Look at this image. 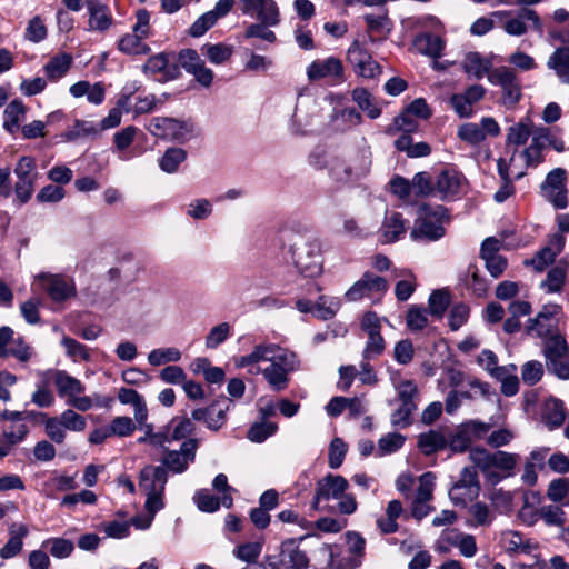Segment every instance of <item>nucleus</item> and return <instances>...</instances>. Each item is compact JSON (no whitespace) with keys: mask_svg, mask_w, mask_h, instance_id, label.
Listing matches in <instances>:
<instances>
[{"mask_svg":"<svg viewBox=\"0 0 569 569\" xmlns=\"http://www.w3.org/2000/svg\"><path fill=\"white\" fill-rule=\"evenodd\" d=\"M448 219V209L443 206L421 204L410 238L413 241H437L445 236L442 224Z\"/></svg>","mask_w":569,"mask_h":569,"instance_id":"1","label":"nucleus"},{"mask_svg":"<svg viewBox=\"0 0 569 569\" xmlns=\"http://www.w3.org/2000/svg\"><path fill=\"white\" fill-rule=\"evenodd\" d=\"M296 268L305 277H316L322 271L321 242L317 237H298L290 246Z\"/></svg>","mask_w":569,"mask_h":569,"instance_id":"2","label":"nucleus"},{"mask_svg":"<svg viewBox=\"0 0 569 569\" xmlns=\"http://www.w3.org/2000/svg\"><path fill=\"white\" fill-rule=\"evenodd\" d=\"M17 181L13 192L18 204L23 206L30 201L40 177L36 159L30 156L20 157L13 168Z\"/></svg>","mask_w":569,"mask_h":569,"instance_id":"3","label":"nucleus"},{"mask_svg":"<svg viewBox=\"0 0 569 569\" xmlns=\"http://www.w3.org/2000/svg\"><path fill=\"white\" fill-rule=\"evenodd\" d=\"M370 159L365 151H357L348 159L335 157L329 162V173L338 182L359 180L369 172Z\"/></svg>","mask_w":569,"mask_h":569,"instance_id":"4","label":"nucleus"},{"mask_svg":"<svg viewBox=\"0 0 569 569\" xmlns=\"http://www.w3.org/2000/svg\"><path fill=\"white\" fill-rule=\"evenodd\" d=\"M193 123L190 120H179L170 117H156L149 126L148 131L156 138L178 143H186L192 138Z\"/></svg>","mask_w":569,"mask_h":569,"instance_id":"5","label":"nucleus"},{"mask_svg":"<svg viewBox=\"0 0 569 569\" xmlns=\"http://www.w3.org/2000/svg\"><path fill=\"white\" fill-rule=\"evenodd\" d=\"M547 370L559 379H569V346L561 335L546 339L543 347Z\"/></svg>","mask_w":569,"mask_h":569,"instance_id":"6","label":"nucleus"},{"mask_svg":"<svg viewBox=\"0 0 569 569\" xmlns=\"http://www.w3.org/2000/svg\"><path fill=\"white\" fill-rule=\"evenodd\" d=\"M136 18L132 33H127L119 40L118 49L126 54H147L150 47L143 42V39L149 37L150 13L147 9H139Z\"/></svg>","mask_w":569,"mask_h":569,"instance_id":"7","label":"nucleus"},{"mask_svg":"<svg viewBox=\"0 0 569 569\" xmlns=\"http://www.w3.org/2000/svg\"><path fill=\"white\" fill-rule=\"evenodd\" d=\"M492 18H497L502 21L507 19L502 26L506 33L510 36L520 37L527 32L526 21L532 22V28L542 36L543 33V24L538 16V13L529 8H522L517 11L516 17L512 16V11H495L491 13Z\"/></svg>","mask_w":569,"mask_h":569,"instance_id":"8","label":"nucleus"},{"mask_svg":"<svg viewBox=\"0 0 569 569\" xmlns=\"http://www.w3.org/2000/svg\"><path fill=\"white\" fill-rule=\"evenodd\" d=\"M488 80L491 84L501 87L503 106L513 108L520 101L521 84L513 69L498 67L489 72Z\"/></svg>","mask_w":569,"mask_h":569,"instance_id":"9","label":"nucleus"},{"mask_svg":"<svg viewBox=\"0 0 569 569\" xmlns=\"http://www.w3.org/2000/svg\"><path fill=\"white\" fill-rule=\"evenodd\" d=\"M480 483L475 467H465L459 480L449 490V498L455 506L467 507L468 502L478 498Z\"/></svg>","mask_w":569,"mask_h":569,"instance_id":"10","label":"nucleus"},{"mask_svg":"<svg viewBox=\"0 0 569 569\" xmlns=\"http://www.w3.org/2000/svg\"><path fill=\"white\" fill-rule=\"evenodd\" d=\"M199 446V440L189 438L183 440L180 450H170L164 448V455L161 459L162 467L174 473L184 472L189 465L194 461L196 452Z\"/></svg>","mask_w":569,"mask_h":569,"instance_id":"11","label":"nucleus"},{"mask_svg":"<svg viewBox=\"0 0 569 569\" xmlns=\"http://www.w3.org/2000/svg\"><path fill=\"white\" fill-rule=\"evenodd\" d=\"M349 488L348 480L340 476L328 473L323 478L317 481L315 496L311 502V507L315 510L321 509L322 501H329L331 499H339Z\"/></svg>","mask_w":569,"mask_h":569,"instance_id":"12","label":"nucleus"},{"mask_svg":"<svg viewBox=\"0 0 569 569\" xmlns=\"http://www.w3.org/2000/svg\"><path fill=\"white\" fill-rule=\"evenodd\" d=\"M232 401L226 397L212 401L206 408L194 409L191 418L196 421H203L208 429L218 431L227 421V412Z\"/></svg>","mask_w":569,"mask_h":569,"instance_id":"13","label":"nucleus"},{"mask_svg":"<svg viewBox=\"0 0 569 569\" xmlns=\"http://www.w3.org/2000/svg\"><path fill=\"white\" fill-rule=\"evenodd\" d=\"M41 289L54 302H63L76 296V284L72 279L60 274L41 273L38 276Z\"/></svg>","mask_w":569,"mask_h":569,"instance_id":"14","label":"nucleus"},{"mask_svg":"<svg viewBox=\"0 0 569 569\" xmlns=\"http://www.w3.org/2000/svg\"><path fill=\"white\" fill-rule=\"evenodd\" d=\"M558 306H545L535 318L528 320L526 332L539 338H551L558 335Z\"/></svg>","mask_w":569,"mask_h":569,"instance_id":"15","label":"nucleus"},{"mask_svg":"<svg viewBox=\"0 0 569 569\" xmlns=\"http://www.w3.org/2000/svg\"><path fill=\"white\" fill-rule=\"evenodd\" d=\"M566 182L567 171L563 168H556L547 174L541 183V190L549 193L548 198L557 209H565L568 206Z\"/></svg>","mask_w":569,"mask_h":569,"instance_id":"16","label":"nucleus"},{"mask_svg":"<svg viewBox=\"0 0 569 569\" xmlns=\"http://www.w3.org/2000/svg\"><path fill=\"white\" fill-rule=\"evenodd\" d=\"M178 62L188 73L194 76L200 84L203 87L211 86L213 72L204 66V62L194 49H182L178 54Z\"/></svg>","mask_w":569,"mask_h":569,"instance_id":"17","label":"nucleus"},{"mask_svg":"<svg viewBox=\"0 0 569 569\" xmlns=\"http://www.w3.org/2000/svg\"><path fill=\"white\" fill-rule=\"evenodd\" d=\"M240 10L243 14L256 17L258 21L278 26L280 12L274 0H239Z\"/></svg>","mask_w":569,"mask_h":569,"instance_id":"18","label":"nucleus"},{"mask_svg":"<svg viewBox=\"0 0 569 569\" xmlns=\"http://www.w3.org/2000/svg\"><path fill=\"white\" fill-rule=\"evenodd\" d=\"M307 76L310 81L325 78H330L337 83L345 81L342 62L335 57L312 61L307 68Z\"/></svg>","mask_w":569,"mask_h":569,"instance_id":"19","label":"nucleus"},{"mask_svg":"<svg viewBox=\"0 0 569 569\" xmlns=\"http://www.w3.org/2000/svg\"><path fill=\"white\" fill-rule=\"evenodd\" d=\"M465 177L455 169H445L435 177L436 196L441 200L455 198L462 188Z\"/></svg>","mask_w":569,"mask_h":569,"instance_id":"20","label":"nucleus"},{"mask_svg":"<svg viewBox=\"0 0 569 569\" xmlns=\"http://www.w3.org/2000/svg\"><path fill=\"white\" fill-rule=\"evenodd\" d=\"M408 223L400 212H386L379 230L380 242L388 244L400 240L407 232Z\"/></svg>","mask_w":569,"mask_h":569,"instance_id":"21","label":"nucleus"},{"mask_svg":"<svg viewBox=\"0 0 569 569\" xmlns=\"http://www.w3.org/2000/svg\"><path fill=\"white\" fill-rule=\"evenodd\" d=\"M168 482V471L162 466H146L139 473V486L147 495L164 492Z\"/></svg>","mask_w":569,"mask_h":569,"instance_id":"22","label":"nucleus"},{"mask_svg":"<svg viewBox=\"0 0 569 569\" xmlns=\"http://www.w3.org/2000/svg\"><path fill=\"white\" fill-rule=\"evenodd\" d=\"M280 562L287 569H307L310 561L306 552L297 545V540L290 538L282 541L280 546Z\"/></svg>","mask_w":569,"mask_h":569,"instance_id":"23","label":"nucleus"},{"mask_svg":"<svg viewBox=\"0 0 569 569\" xmlns=\"http://www.w3.org/2000/svg\"><path fill=\"white\" fill-rule=\"evenodd\" d=\"M9 540L0 549V558L2 559H10L20 553L23 547L22 539L29 535V529L23 523H12L9 527Z\"/></svg>","mask_w":569,"mask_h":569,"instance_id":"24","label":"nucleus"},{"mask_svg":"<svg viewBox=\"0 0 569 569\" xmlns=\"http://www.w3.org/2000/svg\"><path fill=\"white\" fill-rule=\"evenodd\" d=\"M413 46L420 53L437 59L442 56L445 41L437 34L425 32L416 36Z\"/></svg>","mask_w":569,"mask_h":569,"instance_id":"25","label":"nucleus"},{"mask_svg":"<svg viewBox=\"0 0 569 569\" xmlns=\"http://www.w3.org/2000/svg\"><path fill=\"white\" fill-rule=\"evenodd\" d=\"M196 430V426L192 420L183 416L173 417L170 422L166 426L164 432H168L167 443L171 441L187 440Z\"/></svg>","mask_w":569,"mask_h":569,"instance_id":"26","label":"nucleus"},{"mask_svg":"<svg viewBox=\"0 0 569 569\" xmlns=\"http://www.w3.org/2000/svg\"><path fill=\"white\" fill-rule=\"evenodd\" d=\"M547 139H549V130L546 128L533 134L530 146L521 153L527 167H537L543 161L541 151L546 147Z\"/></svg>","mask_w":569,"mask_h":569,"instance_id":"27","label":"nucleus"},{"mask_svg":"<svg viewBox=\"0 0 569 569\" xmlns=\"http://www.w3.org/2000/svg\"><path fill=\"white\" fill-rule=\"evenodd\" d=\"M542 420L549 429L559 428L566 418V408L561 400L557 398L548 399L542 409Z\"/></svg>","mask_w":569,"mask_h":569,"instance_id":"28","label":"nucleus"},{"mask_svg":"<svg viewBox=\"0 0 569 569\" xmlns=\"http://www.w3.org/2000/svg\"><path fill=\"white\" fill-rule=\"evenodd\" d=\"M448 446L447 437L439 430H429L418 437V448L426 456H431Z\"/></svg>","mask_w":569,"mask_h":569,"instance_id":"29","label":"nucleus"},{"mask_svg":"<svg viewBox=\"0 0 569 569\" xmlns=\"http://www.w3.org/2000/svg\"><path fill=\"white\" fill-rule=\"evenodd\" d=\"M53 381L60 397L68 396L72 398L74 395H80L84 391L82 382L64 370H57Z\"/></svg>","mask_w":569,"mask_h":569,"instance_id":"30","label":"nucleus"},{"mask_svg":"<svg viewBox=\"0 0 569 569\" xmlns=\"http://www.w3.org/2000/svg\"><path fill=\"white\" fill-rule=\"evenodd\" d=\"M395 147L400 152H406L409 158H422L431 153V147L427 142L413 143L410 134H401L396 141Z\"/></svg>","mask_w":569,"mask_h":569,"instance_id":"31","label":"nucleus"},{"mask_svg":"<svg viewBox=\"0 0 569 569\" xmlns=\"http://www.w3.org/2000/svg\"><path fill=\"white\" fill-rule=\"evenodd\" d=\"M72 64V57L69 53H61L52 57L43 67L46 76L51 81L64 77Z\"/></svg>","mask_w":569,"mask_h":569,"instance_id":"32","label":"nucleus"},{"mask_svg":"<svg viewBox=\"0 0 569 569\" xmlns=\"http://www.w3.org/2000/svg\"><path fill=\"white\" fill-rule=\"evenodd\" d=\"M352 100L359 109L367 113L370 119H377L381 114V108L378 107L372 94L365 88H355L351 92Z\"/></svg>","mask_w":569,"mask_h":569,"instance_id":"33","label":"nucleus"},{"mask_svg":"<svg viewBox=\"0 0 569 569\" xmlns=\"http://www.w3.org/2000/svg\"><path fill=\"white\" fill-rule=\"evenodd\" d=\"M187 151L179 147L168 148L162 157L159 159V167L166 173H176L179 166L186 161Z\"/></svg>","mask_w":569,"mask_h":569,"instance_id":"34","label":"nucleus"},{"mask_svg":"<svg viewBox=\"0 0 569 569\" xmlns=\"http://www.w3.org/2000/svg\"><path fill=\"white\" fill-rule=\"evenodd\" d=\"M490 67V62L485 60L479 52H468L462 61L463 71L476 79L483 78Z\"/></svg>","mask_w":569,"mask_h":569,"instance_id":"35","label":"nucleus"},{"mask_svg":"<svg viewBox=\"0 0 569 569\" xmlns=\"http://www.w3.org/2000/svg\"><path fill=\"white\" fill-rule=\"evenodd\" d=\"M469 519L466 520L468 527H487L492 522L493 515L489 507L481 501L472 503L468 508Z\"/></svg>","mask_w":569,"mask_h":569,"instance_id":"36","label":"nucleus"},{"mask_svg":"<svg viewBox=\"0 0 569 569\" xmlns=\"http://www.w3.org/2000/svg\"><path fill=\"white\" fill-rule=\"evenodd\" d=\"M289 373L287 370L273 366L270 363V366L266 367L262 370V375L267 382L269 383L270 388L273 391H281L284 390L288 387L289 383Z\"/></svg>","mask_w":569,"mask_h":569,"instance_id":"37","label":"nucleus"},{"mask_svg":"<svg viewBox=\"0 0 569 569\" xmlns=\"http://www.w3.org/2000/svg\"><path fill=\"white\" fill-rule=\"evenodd\" d=\"M24 112L26 108L22 101L18 99L11 101L3 111L4 129L10 133H14L19 129L20 116Z\"/></svg>","mask_w":569,"mask_h":569,"instance_id":"38","label":"nucleus"},{"mask_svg":"<svg viewBox=\"0 0 569 569\" xmlns=\"http://www.w3.org/2000/svg\"><path fill=\"white\" fill-rule=\"evenodd\" d=\"M547 497L553 502L569 506V478L552 480L548 486Z\"/></svg>","mask_w":569,"mask_h":569,"instance_id":"39","label":"nucleus"},{"mask_svg":"<svg viewBox=\"0 0 569 569\" xmlns=\"http://www.w3.org/2000/svg\"><path fill=\"white\" fill-rule=\"evenodd\" d=\"M201 52L211 63L221 64L232 56V47L224 43H206L201 47Z\"/></svg>","mask_w":569,"mask_h":569,"instance_id":"40","label":"nucleus"},{"mask_svg":"<svg viewBox=\"0 0 569 569\" xmlns=\"http://www.w3.org/2000/svg\"><path fill=\"white\" fill-rule=\"evenodd\" d=\"M270 27L273 26L271 23H264V21L250 23L243 31V38L246 40L259 38L269 43H274L277 41V36L272 30L269 29Z\"/></svg>","mask_w":569,"mask_h":569,"instance_id":"41","label":"nucleus"},{"mask_svg":"<svg viewBox=\"0 0 569 569\" xmlns=\"http://www.w3.org/2000/svg\"><path fill=\"white\" fill-rule=\"evenodd\" d=\"M112 21L111 12L106 3L89 12V27L92 30L106 31L111 27Z\"/></svg>","mask_w":569,"mask_h":569,"instance_id":"42","label":"nucleus"},{"mask_svg":"<svg viewBox=\"0 0 569 569\" xmlns=\"http://www.w3.org/2000/svg\"><path fill=\"white\" fill-rule=\"evenodd\" d=\"M450 305V295L443 289L435 290L428 300V312L441 318Z\"/></svg>","mask_w":569,"mask_h":569,"instance_id":"43","label":"nucleus"},{"mask_svg":"<svg viewBox=\"0 0 569 569\" xmlns=\"http://www.w3.org/2000/svg\"><path fill=\"white\" fill-rule=\"evenodd\" d=\"M270 362L271 365L280 367L288 372H292L299 367L297 355L292 351L281 349L278 346L277 351L271 353Z\"/></svg>","mask_w":569,"mask_h":569,"instance_id":"44","label":"nucleus"},{"mask_svg":"<svg viewBox=\"0 0 569 569\" xmlns=\"http://www.w3.org/2000/svg\"><path fill=\"white\" fill-rule=\"evenodd\" d=\"M428 310L425 307L412 305L406 316V325L411 331H421L428 325Z\"/></svg>","mask_w":569,"mask_h":569,"instance_id":"45","label":"nucleus"},{"mask_svg":"<svg viewBox=\"0 0 569 569\" xmlns=\"http://www.w3.org/2000/svg\"><path fill=\"white\" fill-rule=\"evenodd\" d=\"M435 184V178L426 171L416 173L411 181L412 191L419 197L436 196Z\"/></svg>","mask_w":569,"mask_h":569,"instance_id":"46","label":"nucleus"},{"mask_svg":"<svg viewBox=\"0 0 569 569\" xmlns=\"http://www.w3.org/2000/svg\"><path fill=\"white\" fill-rule=\"evenodd\" d=\"M519 459L520 457L517 453L498 450L492 453L491 465L492 468H497L501 471H505V477H509L513 475L512 470L517 466Z\"/></svg>","mask_w":569,"mask_h":569,"instance_id":"47","label":"nucleus"},{"mask_svg":"<svg viewBox=\"0 0 569 569\" xmlns=\"http://www.w3.org/2000/svg\"><path fill=\"white\" fill-rule=\"evenodd\" d=\"M278 426L270 421L254 422L247 432V438L252 442H263L276 433Z\"/></svg>","mask_w":569,"mask_h":569,"instance_id":"48","label":"nucleus"},{"mask_svg":"<svg viewBox=\"0 0 569 569\" xmlns=\"http://www.w3.org/2000/svg\"><path fill=\"white\" fill-rule=\"evenodd\" d=\"M457 136L460 140L477 146L486 139L483 130L473 122H467L459 127Z\"/></svg>","mask_w":569,"mask_h":569,"instance_id":"49","label":"nucleus"},{"mask_svg":"<svg viewBox=\"0 0 569 569\" xmlns=\"http://www.w3.org/2000/svg\"><path fill=\"white\" fill-rule=\"evenodd\" d=\"M459 428L470 439V443H472L476 440L482 439L490 431L491 425L479 420H468L459 425Z\"/></svg>","mask_w":569,"mask_h":569,"instance_id":"50","label":"nucleus"},{"mask_svg":"<svg viewBox=\"0 0 569 569\" xmlns=\"http://www.w3.org/2000/svg\"><path fill=\"white\" fill-rule=\"evenodd\" d=\"M198 509L203 512H216L220 508V498L212 495L208 489H200L193 497Z\"/></svg>","mask_w":569,"mask_h":569,"instance_id":"51","label":"nucleus"},{"mask_svg":"<svg viewBox=\"0 0 569 569\" xmlns=\"http://www.w3.org/2000/svg\"><path fill=\"white\" fill-rule=\"evenodd\" d=\"M566 274V267L557 264L548 271L547 278L541 286L547 287L549 292H559L565 283Z\"/></svg>","mask_w":569,"mask_h":569,"instance_id":"52","label":"nucleus"},{"mask_svg":"<svg viewBox=\"0 0 569 569\" xmlns=\"http://www.w3.org/2000/svg\"><path fill=\"white\" fill-rule=\"evenodd\" d=\"M61 345L64 347L67 356L72 358L73 361L90 360V353L88 351V348L83 343L77 341L76 339L70 337H63L61 340Z\"/></svg>","mask_w":569,"mask_h":569,"instance_id":"53","label":"nucleus"},{"mask_svg":"<svg viewBox=\"0 0 569 569\" xmlns=\"http://www.w3.org/2000/svg\"><path fill=\"white\" fill-rule=\"evenodd\" d=\"M417 410L416 402L400 403L391 415V423L395 427L406 428L412 423V413Z\"/></svg>","mask_w":569,"mask_h":569,"instance_id":"54","label":"nucleus"},{"mask_svg":"<svg viewBox=\"0 0 569 569\" xmlns=\"http://www.w3.org/2000/svg\"><path fill=\"white\" fill-rule=\"evenodd\" d=\"M543 376V366L538 360H530L521 368V379L527 386H535Z\"/></svg>","mask_w":569,"mask_h":569,"instance_id":"55","label":"nucleus"},{"mask_svg":"<svg viewBox=\"0 0 569 569\" xmlns=\"http://www.w3.org/2000/svg\"><path fill=\"white\" fill-rule=\"evenodd\" d=\"M181 358V352L177 348L153 349L148 355V361L151 366H161L167 362H177Z\"/></svg>","mask_w":569,"mask_h":569,"instance_id":"56","label":"nucleus"},{"mask_svg":"<svg viewBox=\"0 0 569 569\" xmlns=\"http://www.w3.org/2000/svg\"><path fill=\"white\" fill-rule=\"evenodd\" d=\"M347 445L341 438H333L330 442L328 463L331 469H338L347 453Z\"/></svg>","mask_w":569,"mask_h":569,"instance_id":"57","label":"nucleus"},{"mask_svg":"<svg viewBox=\"0 0 569 569\" xmlns=\"http://www.w3.org/2000/svg\"><path fill=\"white\" fill-rule=\"evenodd\" d=\"M405 440L406 438L398 432H391L381 437L378 441L379 455L383 456L396 452L403 446Z\"/></svg>","mask_w":569,"mask_h":569,"instance_id":"58","label":"nucleus"},{"mask_svg":"<svg viewBox=\"0 0 569 569\" xmlns=\"http://www.w3.org/2000/svg\"><path fill=\"white\" fill-rule=\"evenodd\" d=\"M530 137V128L523 122H518L508 129L506 144L523 146Z\"/></svg>","mask_w":569,"mask_h":569,"instance_id":"59","label":"nucleus"},{"mask_svg":"<svg viewBox=\"0 0 569 569\" xmlns=\"http://www.w3.org/2000/svg\"><path fill=\"white\" fill-rule=\"evenodd\" d=\"M539 513L548 526L562 527L566 522V513L559 506H543L540 508Z\"/></svg>","mask_w":569,"mask_h":569,"instance_id":"60","label":"nucleus"},{"mask_svg":"<svg viewBox=\"0 0 569 569\" xmlns=\"http://www.w3.org/2000/svg\"><path fill=\"white\" fill-rule=\"evenodd\" d=\"M230 336V325L222 322L211 328L206 337V347L209 349H216L222 342H224Z\"/></svg>","mask_w":569,"mask_h":569,"instance_id":"61","label":"nucleus"},{"mask_svg":"<svg viewBox=\"0 0 569 569\" xmlns=\"http://www.w3.org/2000/svg\"><path fill=\"white\" fill-rule=\"evenodd\" d=\"M447 439H448L447 447L453 453H463L466 451L470 452V449H472L470 439L467 438L466 435H463V432L461 431L459 426L452 432H450V435Z\"/></svg>","mask_w":569,"mask_h":569,"instance_id":"62","label":"nucleus"},{"mask_svg":"<svg viewBox=\"0 0 569 569\" xmlns=\"http://www.w3.org/2000/svg\"><path fill=\"white\" fill-rule=\"evenodd\" d=\"M24 38L33 43H39L47 38V27L39 16L33 17L29 21Z\"/></svg>","mask_w":569,"mask_h":569,"instance_id":"63","label":"nucleus"},{"mask_svg":"<svg viewBox=\"0 0 569 569\" xmlns=\"http://www.w3.org/2000/svg\"><path fill=\"white\" fill-rule=\"evenodd\" d=\"M59 419L61 420L64 430L67 429L70 431L79 432V431H83L87 427L86 418L83 416L77 413L72 409L64 410L60 415Z\"/></svg>","mask_w":569,"mask_h":569,"instance_id":"64","label":"nucleus"}]
</instances>
